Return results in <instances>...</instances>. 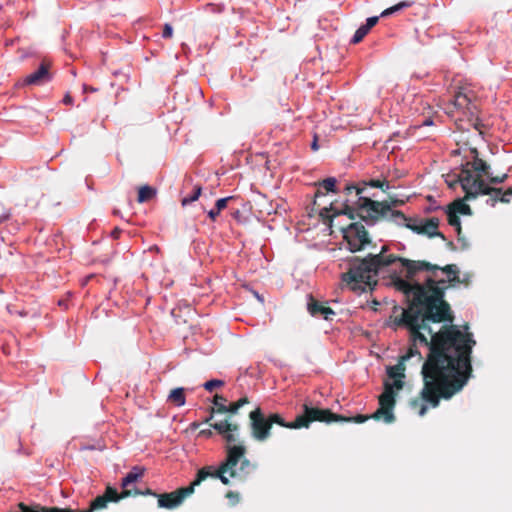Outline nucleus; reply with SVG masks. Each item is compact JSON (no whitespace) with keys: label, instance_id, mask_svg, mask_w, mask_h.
Listing matches in <instances>:
<instances>
[{"label":"nucleus","instance_id":"31","mask_svg":"<svg viewBox=\"0 0 512 512\" xmlns=\"http://www.w3.org/2000/svg\"><path fill=\"white\" fill-rule=\"evenodd\" d=\"M224 385V381L218 379H212L204 383L203 387L206 391L212 392L214 389Z\"/></svg>","mask_w":512,"mask_h":512},{"label":"nucleus","instance_id":"41","mask_svg":"<svg viewBox=\"0 0 512 512\" xmlns=\"http://www.w3.org/2000/svg\"><path fill=\"white\" fill-rule=\"evenodd\" d=\"M325 193L322 191V188L318 187L317 191L315 192V200H314V205H316V198L318 197H321V196H324Z\"/></svg>","mask_w":512,"mask_h":512},{"label":"nucleus","instance_id":"38","mask_svg":"<svg viewBox=\"0 0 512 512\" xmlns=\"http://www.w3.org/2000/svg\"><path fill=\"white\" fill-rule=\"evenodd\" d=\"M220 214V211H218L216 209V207H214L213 209H211L209 212H208V216L209 218L212 220V221H215L217 216Z\"/></svg>","mask_w":512,"mask_h":512},{"label":"nucleus","instance_id":"46","mask_svg":"<svg viewBox=\"0 0 512 512\" xmlns=\"http://www.w3.org/2000/svg\"><path fill=\"white\" fill-rule=\"evenodd\" d=\"M459 241L462 242L463 249H466L468 247V243L465 241V239L462 235H461V240H459Z\"/></svg>","mask_w":512,"mask_h":512},{"label":"nucleus","instance_id":"29","mask_svg":"<svg viewBox=\"0 0 512 512\" xmlns=\"http://www.w3.org/2000/svg\"><path fill=\"white\" fill-rule=\"evenodd\" d=\"M368 33H369V30H368L364 25L360 26V27L356 30V32H355V34H354L353 38L351 39V43H352V44H358V43H360V42L363 40V38H364Z\"/></svg>","mask_w":512,"mask_h":512},{"label":"nucleus","instance_id":"3","mask_svg":"<svg viewBox=\"0 0 512 512\" xmlns=\"http://www.w3.org/2000/svg\"><path fill=\"white\" fill-rule=\"evenodd\" d=\"M303 412L296 416L294 421L286 422L278 413L265 415L261 407L257 406L249 413V422L251 436L258 442H264L271 436V429L274 424L288 429L309 428L313 422H345V423H364L369 419L368 416L361 414L354 417H346L333 413L330 409L313 407L309 403L303 404Z\"/></svg>","mask_w":512,"mask_h":512},{"label":"nucleus","instance_id":"2","mask_svg":"<svg viewBox=\"0 0 512 512\" xmlns=\"http://www.w3.org/2000/svg\"><path fill=\"white\" fill-rule=\"evenodd\" d=\"M213 427L224 441L225 459L214 469L212 466L201 468L196 478L187 487H181L170 493L158 495V507L174 509L190 496L196 486L208 477L219 479L224 485L245 482L256 469V465L246 457V449L238 437V427L228 421L214 424Z\"/></svg>","mask_w":512,"mask_h":512},{"label":"nucleus","instance_id":"14","mask_svg":"<svg viewBox=\"0 0 512 512\" xmlns=\"http://www.w3.org/2000/svg\"><path fill=\"white\" fill-rule=\"evenodd\" d=\"M409 339H410V346H409L408 350H410V348H411V346H412L411 338L409 337ZM407 352H409V351H407ZM418 352L420 353V355H419V354H416V355L410 356V358H411V357H414V356H418V357H419V359L421 360V359H422L421 352H420L419 350H418ZM407 354H408V353H406L405 355H403V356L401 357V361H400L398 364H396V365H394V366H390V367H388V368H387V374H388V376H389L390 378H394V379H395V380H394V383H393L392 385H393L397 390L402 389V387H403V385H404V383H403V381H402V378H404V377H405V375H404L405 366H404V364H403V361H406V360H408V359H409V357L404 358Z\"/></svg>","mask_w":512,"mask_h":512},{"label":"nucleus","instance_id":"28","mask_svg":"<svg viewBox=\"0 0 512 512\" xmlns=\"http://www.w3.org/2000/svg\"><path fill=\"white\" fill-rule=\"evenodd\" d=\"M399 225L405 226L406 228L412 230L413 232H415L417 234H421L422 221H418L416 219L413 220L411 218L406 217V220L404 221V223H401Z\"/></svg>","mask_w":512,"mask_h":512},{"label":"nucleus","instance_id":"27","mask_svg":"<svg viewBox=\"0 0 512 512\" xmlns=\"http://www.w3.org/2000/svg\"><path fill=\"white\" fill-rule=\"evenodd\" d=\"M336 179L334 177L326 178L317 183L318 187L324 189L326 192H336Z\"/></svg>","mask_w":512,"mask_h":512},{"label":"nucleus","instance_id":"16","mask_svg":"<svg viewBox=\"0 0 512 512\" xmlns=\"http://www.w3.org/2000/svg\"><path fill=\"white\" fill-rule=\"evenodd\" d=\"M307 309L313 317L322 316L325 320H331V316L335 315V312L329 306L318 302L312 296L309 298Z\"/></svg>","mask_w":512,"mask_h":512},{"label":"nucleus","instance_id":"17","mask_svg":"<svg viewBox=\"0 0 512 512\" xmlns=\"http://www.w3.org/2000/svg\"><path fill=\"white\" fill-rule=\"evenodd\" d=\"M439 219L436 217L428 218L422 221L421 234L427 235L429 238L439 237L442 240H446L443 233L438 231Z\"/></svg>","mask_w":512,"mask_h":512},{"label":"nucleus","instance_id":"11","mask_svg":"<svg viewBox=\"0 0 512 512\" xmlns=\"http://www.w3.org/2000/svg\"><path fill=\"white\" fill-rule=\"evenodd\" d=\"M394 386L385 382L384 391L379 396V408L371 415H367L372 419L380 420L383 419L385 423H393L395 421V415L393 409L396 404Z\"/></svg>","mask_w":512,"mask_h":512},{"label":"nucleus","instance_id":"20","mask_svg":"<svg viewBox=\"0 0 512 512\" xmlns=\"http://www.w3.org/2000/svg\"><path fill=\"white\" fill-rule=\"evenodd\" d=\"M470 199H466L465 196L461 199L454 200L448 207L455 211V213L462 215H471L472 210L471 207L466 204L465 201H469Z\"/></svg>","mask_w":512,"mask_h":512},{"label":"nucleus","instance_id":"30","mask_svg":"<svg viewBox=\"0 0 512 512\" xmlns=\"http://www.w3.org/2000/svg\"><path fill=\"white\" fill-rule=\"evenodd\" d=\"M364 185H369L373 188H379L381 189L383 192H386L387 189L389 188V182L388 181H381L379 179H372L370 180L368 183L364 182Z\"/></svg>","mask_w":512,"mask_h":512},{"label":"nucleus","instance_id":"15","mask_svg":"<svg viewBox=\"0 0 512 512\" xmlns=\"http://www.w3.org/2000/svg\"><path fill=\"white\" fill-rule=\"evenodd\" d=\"M50 67L51 62L47 59H43L39 68L29 74L24 82L27 85H41L51 80V74H50Z\"/></svg>","mask_w":512,"mask_h":512},{"label":"nucleus","instance_id":"37","mask_svg":"<svg viewBox=\"0 0 512 512\" xmlns=\"http://www.w3.org/2000/svg\"><path fill=\"white\" fill-rule=\"evenodd\" d=\"M388 204L392 208V207L403 205L404 201L403 200H399V199H394V198L390 197V202H388Z\"/></svg>","mask_w":512,"mask_h":512},{"label":"nucleus","instance_id":"33","mask_svg":"<svg viewBox=\"0 0 512 512\" xmlns=\"http://www.w3.org/2000/svg\"><path fill=\"white\" fill-rule=\"evenodd\" d=\"M379 21L378 16L369 17L366 21V24L364 26L370 31L372 27H374Z\"/></svg>","mask_w":512,"mask_h":512},{"label":"nucleus","instance_id":"10","mask_svg":"<svg viewBox=\"0 0 512 512\" xmlns=\"http://www.w3.org/2000/svg\"><path fill=\"white\" fill-rule=\"evenodd\" d=\"M340 231L351 252L361 251L371 243L368 232L361 222H352L346 227H340Z\"/></svg>","mask_w":512,"mask_h":512},{"label":"nucleus","instance_id":"40","mask_svg":"<svg viewBox=\"0 0 512 512\" xmlns=\"http://www.w3.org/2000/svg\"><path fill=\"white\" fill-rule=\"evenodd\" d=\"M212 431L211 429H203L199 432V436H202V437H205V438H210L212 436Z\"/></svg>","mask_w":512,"mask_h":512},{"label":"nucleus","instance_id":"23","mask_svg":"<svg viewBox=\"0 0 512 512\" xmlns=\"http://www.w3.org/2000/svg\"><path fill=\"white\" fill-rule=\"evenodd\" d=\"M169 401L174 403L177 406H183L185 404V393L183 388H175L171 390L169 397Z\"/></svg>","mask_w":512,"mask_h":512},{"label":"nucleus","instance_id":"49","mask_svg":"<svg viewBox=\"0 0 512 512\" xmlns=\"http://www.w3.org/2000/svg\"><path fill=\"white\" fill-rule=\"evenodd\" d=\"M198 426H199V424H198V423H196V422H193V423L191 424V428H193V429H194V428H197Z\"/></svg>","mask_w":512,"mask_h":512},{"label":"nucleus","instance_id":"32","mask_svg":"<svg viewBox=\"0 0 512 512\" xmlns=\"http://www.w3.org/2000/svg\"><path fill=\"white\" fill-rule=\"evenodd\" d=\"M233 197L232 196H229V197H225V198H221V199H218L215 203V207L218 211H222L224 210L226 207H227V204L230 200H232Z\"/></svg>","mask_w":512,"mask_h":512},{"label":"nucleus","instance_id":"12","mask_svg":"<svg viewBox=\"0 0 512 512\" xmlns=\"http://www.w3.org/2000/svg\"><path fill=\"white\" fill-rule=\"evenodd\" d=\"M137 494H139L138 491H122L121 493H118L115 488L107 486L102 495L97 496L93 501H91L88 509L73 510L71 508H67V510L69 512H94L106 508L109 502H118L129 496H137Z\"/></svg>","mask_w":512,"mask_h":512},{"label":"nucleus","instance_id":"39","mask_svg":"<svg viewBox=\"0 0 512 512\" xmlns=\"http://www.w3.org/2000/svg\"><path fill=\"white\" fill-rule=\"evenodd\" d=\"M134 491H137V489H135ZM139 494L138 495H152L154 497H157L158 498V495L156 492H153L151 489H146L144 492L142 491H139Z\"/></svg>","mask_w":512,"mask_h":512},{"label":"nucleus","instance_id":"21","mask_svg":"<svg viewBox=\"0 0 512 512\" xmlns=\"http://www.w3.org/2000/svg\"><path fill=\"white\" fill-rule=\"evenodd\" d=\"M446 214H447L448 224L455 228V230L457 232L458 240H461V228L462 227H461L459 215L457 213H455V211L451 210L449 207L447 208Z\"/></svg>","mask_w":512,"mask_h":512},{"label":"nucleus","instance_id":"36","mask_svg":"<svg viewBox=\"0 0 512 512\" xmlns=\"http://www.w3.org/2000/svg\"><path fill=\"white\" fill-rule=\"evenodd\" d=\"M226 498L230 499L233 504L239 501V494L237 492L229 491L226 493Z\"/></svg>","mask_w":512,"mask_h":512},{"label":"nucleus","instance_id":"5","mask_svg":"<svg viewBox=\"0 0 512 512\" xmlns=\"http://www.w3.org/2000/svg\"><path fill=\"white\" fill-rule=\"evenodd\" d=\"M355 191L358 196L356 204L357 216L368 225L375 224L380 219H387L395 224L404 223L406 216L398 210H391L387 201L379 202L374 201L368 197L361 196L364 187H359L354 184H348L345 187V193L350 195Z\"/></svg>","mask_w":512,"mask_h":512},{"label":"nucleus","instance_id":"13","mask_svg":"<svg viewBox=\"0 0 512 512\" xmlns=\"http://www.w3.org/2000/svg\"><path fill=\"white\" fill-rule=\"evenodd\" d=\"M249 402H250L249 398L247 396H244V397L240 398L239 400H237L236 402L231 403L228 406H221V407H219L217 409V413L218 414H229V415L224 420H222V421L210 423V427L213 428L216 432H217V430L213 427L214 424H218V423H222V422L228 421L230 424L236 425L238 427V430H237L238 437H239L240 441H242V443H243V445H244V447L246 449V452L248 451V449H247L245 440L240 436V426H239L238 423L233 422L231 420V418H232V415L236 414L241 407H243L244 405L248 404Z\"/></svg>","mask_w":512,"mask_h":512},{"label":"nucleus","instance_id":"42","mask_svg":"<svg viewBox=\"0 0 512 512\" xmlns=\"http://www.w3.org/2000/svg\"><path fill=\"white\" fill-rule=\"evenodd\" d=\"M63 102L67 105L72 104L73 98L69 94H67V95H65Z\"/></svg>","mask_w":512,"mask_h":512},{"label":"nucleus","instance_id":"22","mask_svg":"<svg viewBox=\"0 0 512 512\" xmlns=\"http://www.w3.org/2000/svg\"><path fill=\"white\" fill-rule=\"evenodd\" d=\"M224 402H226L225 397H223L222 395H219V394L214 395V398H213L214 407L210 408V415L204 420V423H209V424L212 423L211 421L214 418V414H218L217 409L221 406H226L224 404Z\"/></svg>","mask_w":512,"mask_h":512},{"label":"nucleus","instance_id":"19","mask_svg":"<svg viewBox=\"0 0 512 512\" xmlns=\"http://www.w3.org/2000/svg\"><path fill=\"white\" fill-rule=\"evenodd\" d=\"M144 475V469L140 467H133L132 470L122 479L121 486L123 488L122 491H132L129 489V486L132 483H135Z\"/></svg>","mask_w":512,"mask_h":512},{"label":"nucleus","instance_id":"48","mask_svg":"<svg viewBox=\"0 0 512 512\" xmlns=\"http://www.w3.org/2000/svg\"><path fill=\"white\" fill-rule=\"evenodd\" d=\"M84 91H91V92H94L95 89L92 88V87H88V86H84Z\"/></svg>","mask_w":512,"mask_h":512},{"label":"nucleus","instance_id":"26","mask_svg":"<svg viewBox=\"0 0 512 512\" xmlns=\"http://www.w3.org/2000/svg\"><path fill=\"white\" fill-rule=\"evenodd\" d=\"M202 187L200 185H195L193 187L192 193L190 195H186L181 199V205L184 207L192 202L196 201L201 195Z\"/></svg>","mask_w":512,"mask_h":512},{"label":"nucleus","instance_id":"24","mask_svg":"<svg viewBox=\"0 0 512 512\" xmlns=\"http://www.w3.org/2000/svg\"><path fill=\"white\" fill-rule=\"evenodd\" d=\"M155 193L156 191L152 187L147 185L142 186L139 188L137 201L139 203L147 202L155 195Z\"/></svg>","mask_w":512,"mask_h":512},{"label":"nucleus","instance_id":"45","mask_svg":"<svg viewBox=\"0 0 512 512\" xmlns=\"http://www.w3.org/2000/svg\"><path fill=\"white\" fill-rule=\"evenodd\" d=\"M446 246H447V248H448L449 250H451V251H455V250H456V246H455V244H454L452 241H448V242L446 243Z\"/></svg>","mask_w":512,"mask_h":512},{"label":"nucleus","instance_id":"44","mask_svg":"<svg viewBox=\"0 0 512 512\" xmlns=\"http://www.w3.org/2000/svg\"><path fill=\"white\" fill-rule=\"evenodd\" d=\"M317 141H318L317 136H315V137H314V140H313V142H312V144H311V148H312L314 151L318 150V143H317Z\"/></svg>","mask_w":512,"mask_h":512},{"label":"nucleus","instance_id":"7","mask_svg":"<svg viewBox=\"0 0 512 512\" xmlns=\"http://www.w3.org/2000/svg\"><path fill=\"white\" fill-rule=\"evenodd\" d=\"M463 191L466 199H476L480 195H488L486 203L494 207L498 202L508 204L512 198V187L507 190L489 186L486 181L472 179L468 171L465 172Z\"/></svg>","mask_w":512,"mask_h":512},{"label":"nucleus","instance_id":"34","mask_svg":"<svg viewBox=\"0 0 512 512\" xmlns=\"http://www.w3.org/2000/svg\"><path fill=\"white\" fill-rule=\"evenodd\" d=\"M173 35V28L170 24H165L163 28L162 36L164 38H171Z\"/></svg>","mask_w":512,"mask_h":512},{"label":"nucleus","instance_id":"35","mask_svg":"<svg viewBox=\"0 0 512 512\" xmlns=\"http://www.w3.org/2000/svg\"><path fill=\"white\" fill-rule=\"evenodd\" d=\"M207 9H209L210 12L213 13H221L223 11V6L217 5V4H208Z\"/></svg>","mask_w":512,"mask_h":512},{"label":"nucleus","instance_id":"47","mask_svg":"<svg viewBox=\"0 0 512 512\" xmlns=\"http://www.w3.org/2000/svg\"><path fill=\"white\" fill-rule=\"evenodd\" d=\"M58 304H59V306H63L65 309L67 308V304H66V302H65V301H63V300H60V301L58 302Z\"/></svg>","mask_w":512,"mask_h":512},{"label":"nucleus","instance_id":"1","mask_svg":"<svg viewBox=\"0 0 512 512\" xmlns=\"http://www.w3.org/2000/svg\"><path fill=\"white\" fill-rule=\"evenodd\" d=\"M436 266L438 269L429 271L441 270L447 274V280L428 277L421 284L411 282L413 279L393 277V287L408 298L407 307L394 306V313L400 311V314L390 317L395 330L405 328L410 334L412 346L404 358L420 355L419 345L429 349L421 370L423 388L420 398L410 402L420 416L427 412L424 402L436 408L441 399L452 398L468 383L473 372L471 354L476 345L473 334L468 332V324L464 326L465 331L454 324L443 325L438 332L432 330L431 323L453 322L454 316L445 300V292L449 287L462 283L455 264Z\"/></svg>","mask_w":512,"mask_h":512},{"label":"nucleus","instance_id":"6","mask_svg":"<svg viewBox=\"0 0 512 512\" xmlns=\"http://www.w3.org/2000/svg\"><path fill=\"white\" fill-rule=\"evenodd\" d=\"M389 248L387 245L381 247L378 253H369L370 256H378L384 260V271L391 272V284L393 285V277L400 276L404 279H414L418 272L430 269H438L435 264H431L425 260H410L399 257L394 254H387Z\"/></svg>","mask_w":512,"mask_h":512},{"label":"nucleus","instance_id":"8","mask_svg":"<svg viewBox=\"0 0 512 512\" xmlns=\"http://www.w3.org/2000/svg\"><path fill=\"white\" fill-rule=\"evenodd\" d=\"M474 98L473 91L462 88L454 95L453 100L446 104V114L455 118L456 123L462 121V118L456 117V114H461L471 125L478 129V107Z\"/></svg>","mask_w":512,"mask_h":512},{"label":"nucleus","instance_id":"4","mask_svg":"<svg viewBox=\"0 0 512 512\" xmlns=\"http://www.w3.org/2000/svg\"><path fill=\"white\" fill-rule=\"evenodd\" d=\"M384 260L378 256L352 257L348 261V270L342 274L341 279L355 292L372 290L378 283V275L384 272Z\"/></svg>","mask_w":512,"mask_h":512},{"label":"nucleus","instance_id":"25","mask_svg":"<svg viewBox=\"0 0 512 512\" xmlns=\"http://www.w3.org/2000/svg\"><path fill=\"white\" fill-rule=\"evenodd\" d=\"M413 1H401L399 2L398 4L394 5V6H391L387 9H385L382 13H381V16L382 17H386V16H389L397 11H400L402 9H405V8H409L413 5Z\"/></svg>","mask_w":512,"mask_h":512},{"label":"nucleus","instance_id":"9","mask_svg":"<svg viewBox=\"0 0 512 512\" xmlns=\"http://www.w3.org/2000/svg\"><path fill=\"white\" fill-rule=\"evenodd\" d=\"M471 153L474 154L472 161H467L466 163L461 165V171L458 174L457 182L460 183L463 188L464 177L466 176V171L469 172L472 179H479L480 181H485L484 177L487 178L488 182H486L489 186L490 184H501L506 181L508 178L507 174H503L501 176H492L490 173V165L478 157V151L476 148L471 150Z\"/></svg>","mask_w":512,"mask_h":512},{"label":"nucleus","instance_id":"43","mask_svg":"<svg viewBox=\"0 0 512 512\" xmlns=\"http://www.w3.org/2000/svg\"><path fill=\"white\" fill-rule=\"evenodd\" d=\"M120 234H121V230L118 228H115L111 233L112 237L115 239L119 238Z\"/></svg>","mask_w":512,"mask_h":512},{"label":"nucleus","instance_id":"18","mask_svg":"<svg viewBox=\"0 0 512 512\" xmlns=\"http://www.w3.org/2000/svg\"><path fill=\"white\" fill-rule=\"evenodd\" d=\"M349 202H351L349 199H347L344 203V208L341 211H334L333 215H330V212L333 210V207H324L320 211V216L323 218V220H329L332 222V218L339 216L341 214L347 215L349 219H355V210L349 205Z\"/></svg>","mask_w":512,"mask_h":512}]
</instances>
